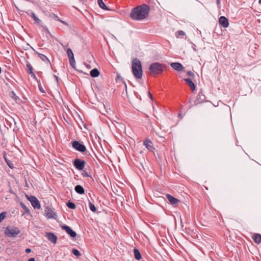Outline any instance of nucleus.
Segmentation results:
<instances>
[{
    "instance_id": "a878e982",
    "label": "nucleus",
    "mask_w": 261,
    "mask_h": 261,
    "mask_svg": "<svg viewBox=\"0 0 261 261\" xmlns=\"http://www.w3.org/2000/svg\"><path fill=\"white\" fill-rule=\"evenodd\" d=\"M27 68L28 69V73L29 74H31V73L33 72V67L32 66V65L30 63H27Z\"/></svg>"
},
{
    "instance_id": "f704fd0d",
    "label": "nucleus",
    "mask_w": 261,
    "mask_h": 261,
    "mask_svg": "<svg viewBox=\"0 0 261 261\" xmlns=\"http://www.w3.org/2000/svg\"><path fill=\"white\" fill-rule=\"evenodd\" d=\"M198 95L202 100H203L204 99V96L203 95L201 94V95H200V94L199 93Z\"/></svg>"
},
{
    "instance_id": "aec40b11",
    "label": "nucleus",
    "mask_w": 261,
    "mask_h": 261,
    "mask_svg": "<svg viewBox=\"0 0 261 261\" xmlns=\"http://www.w3.org/2000/svg\"><path fill=\"white\" fill-rule=\"evenodd\" d=\"M45 212L46 213V217H47L48 218H54L55 213L50 208H47V210H46Z\"/></svg>"
},
{
    "instance_id": "5701e85b",
    "label": "nucleus",
    "mask_w": 261,
    "mask_h": 261,
    "mask_svg": "<svg viewBox=\"0 0 261 261\" xmlns=\"http://www.w3.org/2000/svg\"><path fill=\"white\" fill-rule=\"evenodd\" d=\"M30 16L37 23H39L41 22V20H40L36 15L34 12H31L30 14Z\"/></svg>"
},
{
    "instance_id": "c85d7f7f",
    "label": "nucleus",
    "mask_w": 261,
    "mask_h": 261,
    "mask_svg": "<svg viewBox=\"0 0 261 261\" xmlns=\"http://www.w3.org/2000/svg\"><path fill=\"white\" fill-rule=\"evenodd\" d=\"M82 175L84 177H90V175L88 173V172L85 171H83V172L82 173Z\"/></svg>"
},
{
    "instance_id": "2f4dec72",
    "label": "nucleus",
    "mask_w": 261,
    "mask_h": 261,
    "mask_svg": "<svg viewBox=\"0 0 261 261\" xmlns=\"http://www.w3.org/2000/svg\"><path fill=\"white\" fill-rule=\"evenodd\" d=\"M21 207H22L23 209H24V210H26V212H29V210H28V208H27V206H26L24 204H23V203H21Z\"/></svg>"
},
{
    "instance_id": "f3484780",
    "label": "nucleus",
    "mask_w": 261,
    "mask_h": 261,
    "mask_svg": "<svg viewBox=\"0 0 261 261\" xmlns=\"http://www.w3.org/2000/svg\"><path fill=\"white\" fill-rule=\"evenodd\" d=\"M74 190L76 193L80 194H83L85 192L84 189L81 185H76L75 187Z\"/></svg>"
},
{
    "instance_id": "9b49d317",
    "label": "nucleus",
    "mask_w": 261,
    "mask_h": 261,
    "mask_svg": "<svg viewBox=\"0 0 261 261\" xmlns=\"http://www.w3.org/2000/svg\"><path fill=\"white\" fill-rule=\"evenodd\" d=\"M170 66L174 70L178 71H183L184 68L182 65L178 62H174L170 64Z\"/></svg>"
},
{
    "instance_id": "ea45409f",
    "label": "nucleus",
    "mask_w": 261,
    "mask_h": 261,
    "mask_svg": "<svg viewBox=\"0 0 261 261\" xmlns=\"http://www.w3.org/2000/svg\"><path fill=\"white\" fill-rule=\"evenodd\" d=\"M5 160H6V162L7 163V164H8V166H9L11 168H12L11 165H10V164H9V163L7 162V160H6V158H5Z\"/></svg>"
},
{
    "instance_id": "0eeeda50",
    "label": "nucleus",
    "mask_w": 261,
    "mask_h": 261,
    "mask_svg": "<svg viewBox=\"0 0 261 261\" xmlns=\"http://www.w3.org/2000/svg\"><path fill=\"white\" fill-rule=\"evenodd\" d=\"M72 147L76 150L81 152H84L86 150L85 146L77 141H74L72 142Z\"/></svg>"
},
{
    "instance_id": "473e14b6",
    "label": "nucleus",
    "mask_w": 261,
    "mask_h": 261,
    "mask_svg": "<svg viewBox=\"0 0 261 261\" xmlns=\"http://www.w3.org/2000/svg\"><path fill=\"white\" fill-rule=\"evenodd\" d=\"M30 74L33 79L37 80V77L34 72L31 73Z\"/></svg>"
},
{
    "instance_id": "412c9836",
    "label": "nucleus",
    "mask_w": 261,
    "mask_h": 261,
    "mask_svg": "<svg viewBox=\"0 0 261 261\" xmlns=\"http://www.w3.org/2000/svg\"><path fill=\"white\" fill-rule=\"evenodd\" d=\"M98 4L101 9L105 10H109V9L107 7V6L105 4V3L103 2L102 0H97Z\"/></svg>"
},
{
    "instance_id": "f257e3e1",
    "label": "nucleus",
    "mask_w": 261,
    "mask_h": 261,
    "mask_svg": "<svg viewBox=\"0 0 261 261\" xmlns=\"http://www.w3.org/2000/svg\"><path fill=\"white\" fill-rule=\"evenodd\" d=\"M150 7L146 4L141 5L133 8L130 14V17L134 20H142L148 15Z\"/></svg>"
},
{
    "instance_id": "bb28decb",
    "label": "nucleus",
    "mask_w": 261,
    "mask_h": 261,
    "mask_svg": "<svg viewBox=\"0 0 261 261\" xmlns=\"http://www.w3.org/2000/svg\"><path fill=\"white\" fill-rule=\"evenodd\" d=\"M89 208L91 211H92L93 212H96V208L95 205L93 203H92L91 202H89Z\"/></svg>"
},
{
    "instance_id": "58836bf2",
    "label": "nucleus",
    "mask_w": 261,
    "mask_h": 261,
    "mask_svg": "<svg viewBox=\"0 0 261 261\" xmlns=\"http://www.w3.org/2000/svg\"><path fill=\"white\" fill-rule=\"evenodd\" d=\"M54 77L56 79V80L57 81V82H58V77L55 75H54Z\"/></svg>"
},
{
    "instance_id": "423d86ee",
    "label": "nucleus",
    "mask_w": 261,
    "mask_h": 261,
    "mask_svg": "<svg viewBox=\"0 0 261 261\" xmlns=\"http://www.w3.org/2000/svg\"><path fill=\"white\" fill-rule=\"evenodd\" d=\"M66 53L69 58V63L71 66L73 68H75V60L74 57V54L70 48H67L66 50Z\"/></svg>"
},
{
    "instance_id": "4c0bfd02",
    "label": "nucleus",
    "mask_w": 261,
    "mask_h": 261,
    "mask_svg": "<svg viewBox=\"0 0 261 261\" xmlns=\"http://www.w3.org/2000/svg\"><path fill=\"white\" fill-rule=\"evenodd\" d=\"M28 261H35V260L34 258H30L29 259Z\"/></svg>"
},
{
    "instance_id": "4468645a",
    "label": "nucleus",
    "mask_w": 261,
    "mask_h": 261,
    "mask_svg": "<svg viewBox=\"0 0 261 261\" xmlns=\"http://www.w3.org/2000/svg\"><path fill=\"white\" fill-rule=\"evenodd\" d=\"M167 198L168 201L170 202V203L172 205H175L177 203L179 202V200L177 198L174 197L172 195L170 194L167 195Z\"/></svg>"
},
{
    "instance_id": "20e7f679",
    "label": "nucleus",
    "mask_w": 261,
    "mask_h": 261,
    "mask_svg": "<svg viewBox=\"0 0 261 261\" xmlns=\"http://www.w3.org/2000/svg\"><path fill=\"white\" fill-rule=\"evenodd\" d=\"M19 233L20 230L17 227H7L5 231V235L8 237H15Z\"/></svg>"
},
{
    "instance_id": "79ce46f5",
    "label": "nucleus",
    "mask_w": 261,
    "mask_h": 261,
    "mask_svg": "<svg viewBox=\"0 0 261 261\" xmlns=\"http://www.w3.org/2000/svg\"><path fill=\"white\" fill-rule=\"evenodd\" d=\"M125 89H126V91H127V86H126V84H125Z\"/></svg>"
},
{
    "instance_id": "393cba45",
    "label": "nucleus",
    "mask_w": 261,
    "mask_h": 261,
    "mask_svg": "<svg viewBox=\"0 0 261 261\" xmlns=\"http://www.w3.org/2000/svg\"><path fill=\"white\" fill-rule=\"evenodd\" d=\"M66 204L67 207L71 209H74L76 207L75 204L72 202H68Z\"/></svg>"
},
{
    "instance_id": "a19ab883",
    "label": "nucleus",
    "mask_w": 261,
    "mask_h": 261,
    "mask_svg": "<svg viewBox=\"0 0 261 261\" xmlns=\"http://www.w3.org/2000/svg\"><path fill=\"white\" fill-rule=\"evenodd\" d=\"M217 3L218 5H219L220 3V0H217Z\"/></svg>"
},
{
    "instance_id": "4be33fe9",
    "label": "nucleus",
    "mask_w": 261,
    "mask_h": 261,
    "mask_svg": "<svg viewBox=\"0 0 261 261\" xmlns=\"http://www.w3.org/2000/svg\"><path fill=\"white\" fill-rule=\"evenodd\" d=\"M134 252L135 258L137 260H140L141 258V255L139 251L137 249H135Z\"/></svg>"
},
{
    "instance_id": "1a4fd4ad",
    "label": "nucleus",
    "mask_w": 261,
    "mask_h": 261,
    "mask_svg": "<svg viewBox=\"0 0 261 261\" xmlns=\"http://www.w3.org/2000/svg\"><path fill=\"white\" fill-rule=\"evenodd\" d=\"M62 229L65 230L66 232L72 238H74L76 236V233L73 231L69 226L67 225L61 226Z\"/></svg>"
},
{
    "instance_id": "7ed1b4c3",
    "label": "nucleus",
    "mask_w": 261,
    "mask_h": 261,
    "mask_svg": "<svg viewBox=\"0 0 261 261\" xmlns=\"http://www.w3.org/2000/svg\"><path fill=\"white\" fill-rule=\"evenodd\" d=\"M165 68V65L159 62H155L150 65L149 70L151 75L160 74L164 72Z\"/></svg>"
},
{
    "instance_id": "c03bdc74",
    "label": "nucleus",
    "mask_w": 261,
    "mask_h": 261,
    "mask_svg": "<svg viewBox=\"0 0 261 261\" xmlns=\"http://www.w3.org/2000/svg\"><path fill=\"white\" fill-rule=\"evenodd\" d=\"M2 72V69H1V68L0 67V73H1Z\"/></svg>"
},
{
    "instance_id": "ddd939ff",
    "label": "nucleus",
    "mask_w": 261,
    "mask_h": 261,
    "mask_svg": "<svg viewBox=\"0 0 261 261\" xmlns=\"http://www.w3.org/2000/svg\"><path fill=\"white\" fill-rule=\"evenodd\" d=\"M143 144L145 147L149 151H152L154 149V148L152 146V143L150 140H145L143 142Z\"/></svg>"
},
{
    "instance_id": "c9c22d12",
    "label": "nucleus",
    "mask_w": 261,
    "mask_h": 261,
    "mask_svg": "<svg viewBox=\"0 0 261 261\" xmlns=\"http://www.w3.org/2000/svg\"><path fill=\"white\" fill-rule=\"evenodd\" d=\"M198 95L202 100H203L204 99V96L203 95L201 94V95H200V94L199 93Z\"/></svg>"
},
{
    "instance_id": "e433bc0d",
    "label": "nucleus",
    "mask_w": 261,
    "mask_h": 261,
    "mask_svg": "<svg viewBox=\"0 0 261 261\" xmlns=\"http://www.w3.org/2000/svg\"><path fill=\"white\" fill-rule=\"evenodd\" d=\"M31 252V249H30V248H27V249H25V252H26L27 253H30Z\"/></svg>"
},
{
    "instance_id": "6ab92c4d",
    "label": "nucleus",
    "mask_w": 261,
    "mask_h": 261,
    "mask_svg": "<svg viewBox=\"0 0 261 261\" xmlns=\"http://www.w3.org/2000/svg\"><path fill=\"white\" fill-rule=\"evenodd\" d=\"M90 75L93 77H97L99 74V72L96 68H94L90 71Z\"/></svg>"
},
{
    "instance_id": "cd10ccee",
    "label": "nucleus",
    "mask_w": 261,
    "mask_h": 261,
    "mask_svg": "<svg viewBox=\"0 0 261 261\" xmlns=\"http://www.w3.org/2000/svg\"><path fill=\"white\" fill-rule=\"evenodd\" d=\"M6 212H3L0 214V223L6 217Z\"/></svg>"
},
{
    "instance_id": "39448f33",
    "label": "nucleus",
    "mask_w": 261,
    "mask_h": 261,
    "mask_svg": "<svg viewBox=\"0 0 261 261\" xmlns=\"http://www.w3.org/2000/svg\"><path fill=\"white\" fill-rule=\"evenodd\" d=\"M27 197L28 200L31 203V204L34 207V208H37L38 210L40 209L41 206L40 202L36 197L31 195L27 196Z\"/></svg>"
},
{
    "instance_id": "2eb2a0df",
    "label": "nucleus",
    "mask_w": 261,
    "mask_h": 261,
    "mask_svg": "<svg viewBox=\"0 0 261 261\" xmlns=\"http://www.w3.org/2000/svg\"><path fill=\"white\" fill-rule=\"evenodd\" d=\"M35 54L38 55V57L42 60L43 62L50 64V62L48 58L44 55L39 53L37 51L35 52Z\"/></svg>"
},
{
    "instance_id": "37998d69",
    "label": "nucleus",
    "mask_w": 261,
    "mask_h": 261,
    "mask_svg": "<svg viewBox=\"0 0 261 261\" xmlns=\"http://www.w3.org/2000/svg\"><path fill=\"white\" fill-rule=\"evenodd\" d=\"M259 3L261 4V0H259Z\"/></svg>"
},
{
    "instance_id": "b1692460",
    "label": "nucleus",
    "mask_w": 261,
    "mask_h": 261,
    "mask_svg": "<svg viewBox=\"0 0 261 261\" xmlns=\"http://www.w3.org/2000/svg\"><path fill=\"white\" fill-rule=\"evenodd\" d=\"M71 252L76 257H80L81 256V253L80 252L79 250L76 249H72L71 250Z\"/></svg>"
},
{
    "instance_id": "a211bd4d",
    "label": "nucleus",
    "mask_w": 261,
    "mask_h": 261,
    "mask_svg": "<svg viewBox=\"0 0 261 261\" xmlns=\"http://www.w3.org/2000/svg\"><path fill=\"white\" fill-rule=\"evenodd\" d=\"M254 242L256 244H260L261 243V234L256 233L255 234L253 237Z\"/></svg>"
},
{
    "instance_id": "72a5a7b5",
    "label": "nucleus",
    "mask_w": 261,
    "mask_h": 261,
    "mask_svg": "<svg viewBox=\"0 0 261 261\" xmlns=\"http://www.w3.org/2000/svg\"><path fill=\"white\" fill-rule=\"evenodd\" d=\"M148 95H149V96L151 100H152V99H153V97H152V94H151V93H150V91H148Z\"/></svg>"
},
{
    "instance_id": "f03ea898",
    "label": "nucleus",
    "mask_w": 261,
    "mask_h": 261,
    "mask_svg": "<svg viewBox=\"0 0 261 261\" xmlns=\"http://www.w3.org/2000/svg\"><path fill=\"white\" fill-rule=\"evenodd\" d=\"M132 70L134 76L138 79L142 77V65L140 61L137 59H134L132 61Z\"/></svg>"
},
{
    "instance_id": "6e6552de",
    "label": "nucleus",
    "mask_w": 261,
    "mask_h": 261,
    "mask_svg": "<svg viewBox=\"0 0 261 261\" xmlns=\"http://www.w3.org/2000/svg\"><path fill=\"white\" fill-rule=\"evenodd\" d=\"M85 164V162L79 159H75L73 163L74 167L79 170H82L84 169Z\"/></svg>"
},
{
    "instance_id": "f8f14e48",
    "label": "nucleus",
    "mask_w": 261,
    "mask_h": 261,
    "mask_svg": "<svg viewBox=\"0 0 261 261\" xmlns=\"http://www.w3.org/2000/svg\"><path fill=\"white\" fill-rule=\"evenodd\" d=\"M46 237L47 239L53 244H55L57 243V237L54 233L52 232H47L46 234Z\"/></svg>"
},
{
    "instance_id": "9d476101",
    "label": "nucleus",
    "mask_w": 261,
    "mask_h": 261,
    "mask_svg": "<svg viewBox=\"0 0 261 261\" xmlns=\"http://www.w3.org/2000/svg\"><path fill=\"white\" fill-rule=\"evenodd\" d=\"M219 24L224 28H227L229 25L228 19L225 16H221L219 19Z\"/></svg>"
},
{
    "instance_id": "dca6fc26",
    "label": "nucleus",
    "mask_w": 261,
    "mask_h": 261,
    "mask_svg": "<svg viewBox=\"0 0 261 261\" xmlns=\"http://www.w3.org/2000/svg\"><path fill=\"white\" fill-rule=\"evenodd\" d=\"M184 81L189 86L192 90H194L195 89V85L190 79H185Z\"/></svg>"
},
{
    "instance_id": "c756f323",
    "label": "nucleus",
    "mask_w": 261,
    "mask_h": 261,
    "mask_svg": "<svg viewBox=\"0 0 261 261\" xmlns=\"http://www.w3.org/2000/svg\"><path fill=\"white\" fill-rule=\"evenodd\" d=\"M187 75L190 76H194V74L191 71H188L186 73Z\"/></svg>"
},
{
    "instance_id": "a18cd8bd",
    "label": "nucleus",
    "mask_w": 261,
    "mask_h": 261,
    "mask_svg": "<svg viewBox=\"0 0 261 261\" xmlns=\"http://www.w3.org/2000/svg\"><path fill=\"white\" fill-rule=\"evenodd\" d=\"M81 1H86L87 0H80Z\"/></svg>"
},
{
    "instance_id": "7c9ffc66",
    "label": "nucleus",
    "mask_w": 261,
    "mask_h": 261,
    "mask_svg": "<svg viewBox=\"0 0 261 261\" xmlns=\"http://www.w3.org/2000/svg\"><path fill=\"white\" fill-rule=\"evenodd\" d=\"M178 35L179 36H184L185 35V33L183 31H178Z\"/></svg>"
}]
</instances>
